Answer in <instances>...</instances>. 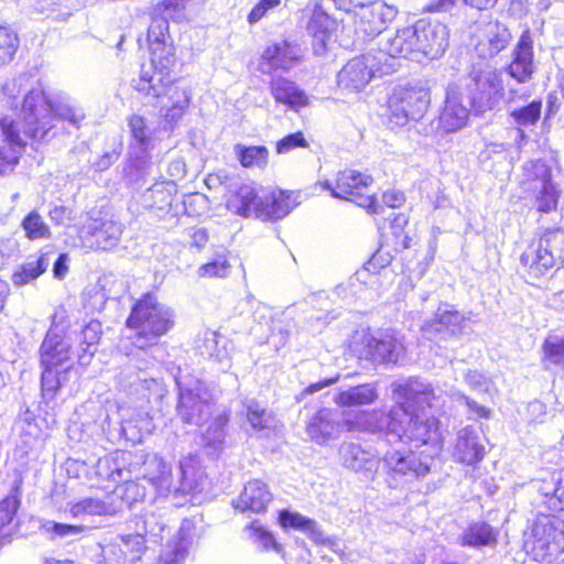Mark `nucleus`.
Segmentation results:
<instances>
[{
	"label": "nucleus",
	"mask_w": 564,
	"mask_h": 564,
	"mask_svg": "<svg viewBox=\"0 0 564 564\" xmlns=\"http://www.w3.org/2000/svg\"><path fill=\"white\" fill-rule=\"evenodd\" d=\"M397 404L388 412L373 410L359 412L352 417L341 419L338 411L323 409L314 414L306 426L310 438L318 445H325L338 438L344 431L384 433L388 437L406 444L420 446L438 438V420L417 408H438L441 395L427 382L419 378H409L392 384Z\"/></svg>",
	"instance_id": "1"
},
{
	"label": "nucleus",
	"mask_w": 564,
	"mask_h": 564,
	"mask_svg": "<svg viewBox=\"0 0 564 564\" xmlns=\"http://www.w3.org/2000/svg\"><path fill=\"white\" fill-rule=\"evenodd\" d=\"M448 46L446 25L419 20L414 25L397 31L394 36L380 42V50L391 58L403 57L422 62L441 57Z\"/></svg>",
	"instance_id": "2"
},
{
	"label": "nucleus",
	"mask_w": 564,
	"mask_h": 564,
	"mask_svg": "<svg viewBox=\"0 0 564 564\" xmlns=\"http://www.w3.org/2000/svg\"><path fill=\"white\" fill-rule=\"evenodd\" d=\"M126 325L135 330L134 347L150 346L152 350H162L159 339L174 326V312L148 293L133 304Z\"/></svg>",
	"instance_id": "3"
},
{
	"label": "nucleus",
	"mask_w": 564,
	"mask_h": 564,
	"mask_svg": "<svg viewBox=\"0 0 564 564\" xmlns=\"http://www.w3.org/2000/svg\"><path fill=\"white\" fill-rule=\"evenodd\" d=\"M131 86L140 95L155 99V106H160L162 109L167 107V104L163 101L165 97L172 100L171 107L164 113V120L170 128L183 117L189 102L186 91H180L177 87L173 86L170 73L165 67L154 66V61L149 66H142L139 77L131 80Z\"/></svg>",
	"instance_id": "4"
},
{
	"label": "nucleus",
	"mask_w": 564,
	"mask_h": 564,
	"mask_svg": "<svg viewBox=\"0 0 564 564\" xmlns=\"http://www.w3.org/2000/svg\"><path fill=\"white\" fill-rule=\"evenodd\" d=\"M22 111L28 133L39 140L46 138L55 118L65 120L76 128L85 118L84 110L78 106L68 102L52 105L42 89H32L28 93L23 99Z\"/></svg>",
	"instance_id": "5"
},
{
	"label": "nucleus",
	"mask_w": 564,
	"mask_h": 564,
	"mask_svg": "<svg viewBox=\"0 0 564 564\" xmlns=\"http://www.w3.org/2000/svg\"><path fill=\"white\" fill-rule=\"evenodd\" d=\"M523 547L534 561L553 564L564 551V522L555 516L540 514L524 532Z\"/></svg>",
	"instance_id": "6"
},
{
	"label": "nucleus",
	"mask_w": 564,
	"mask_h": 564,
	"mask_svg": "<svg viewBox=\"0 0 564 564\" xmlns=\"http://www.w3.org/2000/svg\"><path fill=\"white\" fill-rule=\"evenodd\" d=\"M162 350H152L150 346L135 347L130 355L129 362L119 375L121 387L139 399L149 400V392L159 386L149 370L155 365Z\"/></svg>",
	"instance_id": "7"
},
{
	"label": "nucleus",
	"mask_w": 564,
	"mask_h": 564,
	"mask_svg": "<svg viewBox=\"0 0 564 564\" xmlns=\"http://www.w3.org/2000/svg\"><path fill=\"white\" fill-rule=\"evenodd\" d=\"M372 177L356 170H344L338 172L336 184L329 180L319 182L323 189L329 191L336 198L355 202L358 206L367 208L372 214L380 213V206L372 195L366 194Z\"/></svg>",
	"instance_id": "8"
},
{
	"label": "nucleus",
	"mask_w": 564,
	"mask_h": 564,
	"mask_svg": "<svg viewBox=\"0 0 564 564\" xmlns=\"http://www.w3.org/2000/svg\"><path fill=\"white\" fill-rule=\"evenodd\" d=\"M525 191L534 198V207L540 213H551L558 204L560 191L552 180L551 167L542 160L525 163L524 167Z\"/></svg>",
	"instance_id": "9"
},
{
	"label": "nucleus",
	"mask_w": 564,
	"mask_h": 564,
	"mask_svg": "<svg viewBox=\"0 0 564 564\" xmlns=\"http://www.w3.org/2000/svg\"><path fill=\"white\" fill-rule=\"evenodd\" d=\"M386 480L391 488L412 482L430 473V465L411 451L389 449L380 460Z\"/></svg>",
	"instance_id": "10"
},
{
	"label": "nucleus",
	"mask_w": 564,
	"mask_h": 564,
	"mask_svg": "<svg viewBox=\"0 0 564 564\" xmlns=\"http://www.w3.org/2000/svg\"><path fill=\"white\" fill-rule=\"evenodd\" d=\"M431 102L430 89L423 85L398 87L389 98L390 119L397 126L423 118Z\"/></svg>",
	"instance_id": "11"
},
{
	"label": "nucleus",
	"mask_w": 564,
	"mask_h": 564,
	"mask_svg": "<svg viewBox=\"0 0 564 564\" xmlns=\"http://www.w3.org/2000/svg\"><path fill=\"white\" fill-rule=\"evenodd\" d=\"M380 52L379 57L368 53L350 59L338 73V85L344 89L359 91L377 75L393 73L395 68L392 64H381L382 58L388 55L381 50Z\"/></svg>",
	"instance_id": "12"
},
{
	"label": "nucleus",
	"mask_w": 564,
	"mask_h": 564,
	"mask_svg": "<svg viewBox=\"0 0 564 564\" xmlns=\"http://www.w3.org/2000/svg\"><path fill=\"white\" fill-rule=\"evenodd\" d=\"M520 261L536 273H544L558 263H564V229L545 230L538 243H532L522 253Z\"/></svg>",
	"instance_id": "13"
},
{
	"label": "nucleus",
	"mask_w": 564,
	"mask_h": 564,
	"mask_svg": "<svg viewBox=\"0 0 564 564\" xmlns=\"http://www.w3.org/2000/svg\"><path fill=\"white\" fill-rule=\"evenodd\" d=\"M468 105L476 111L492 109L500 100L503 89L501 75L490 67H474L466 84Z\"/></svg>",
	"instance_id": "14"
},
{
	"label": "nucleus",
	"mask_w": 564,
	"mask_h": 564,
	"mask_svg": "<svg viewBox=\"0 0 564 564\" xmlns=\"http://www.w3.org/2000/svg\"><path fill=\"white\" fill-rule=\"evenodd\" d=\"M176 383L178 386L177 414L182 421L195 425L207 421L215 404L202 382L195 381L194 386H186L177 379Z\"/></svg>",
	"instance_id": "15"
},
{
	"label": "nucleus",
	"mask_w": 564,
	"mask_h": 564,
	"mask_svg": "<svg viewBox=\"0 0 564 564\" xmlns=\"http://www.w3.org/2000/svg\"><path fill=\"white\" fill-rule=\"evenodd\" d=\"M148 551V540L135 530L117 534L102 546V556L108 564H134Z\"/></svg>",
	"instance_id": "16"
},
{
	"label": "nucleus",
	"mask_w": 564,
	"mask_h": 564,
	"mask_svg": "<svg viewBox=\"0 0 564 564\" xmlns=\"http://www.w3.org/2000/svg\"><path fill=\"white\" fill-rule=\"evenodd\" d=\"M466 326V318L453 305L441 304L434 317L424 323L422 333L425 338L441 343L459 336Z\"/></svg>",
	"instance_id": "17"
},
{
	"label": "nucleus",
	"mask_w": 564,
	"mask_h": 564,
	"mask_svg": "<svg viewBox=\"0 0 564 564\" xmlns=\"http://www.w3.org/2000/svg\"><path fill=\"white\" fill-rule=\"evenodd\" d=\"M404 351L401 338L392 330L364 337L361 355L376 364H397Z\"/></svg>",
	"instance_id": "18"
},
{
	"label": "nucleus",
	"mask_w": 564,
	"mask_h": 564,
	"mask_svg": "<svg viewBox=\"0 0 564 564\" xmlns=\"http://www.w3.org/2000/svg\"><path fill=\"white\" fill-rule=\"evenodd\" d=\"M0 130L4 144L0 147V176L14 171L25 148L19 122L4 117L0 120Z\"/></svg>",
	"instance_id": "19"
},
{
	"label": "nucleus",
	"mask_w": 564,
	"mask_h": 564,
	"mask_svg": "<svg viewBox=\"0 0 564 564\" xmlns=\"http://www.w3.org/2000/svg\"><path fill=\"white\" fill-rule=\"evenodd\" d=\"M301 46L291 41H280L270 44L262 53L259 69L262 74H272L275 70H289L301 61Z\"/></svg>",
	"instance_id": "20"
},
{
	"label": "nucleus",
	"mask_w": 564,
	"mask_h": 564,
	"mask_svg": "<svg viewBox=\"0 0 564 564\" xmlns=\"http://www.w3.org/2000/svg\"><path fill=\"white\" fill-rule=\"evenodd\" d=\"M470 109L457 85H448L444 106L438 117V126L445 132H456L464 128L469 118Z\"/></svg>",
	"instance_id": "21"
},
{
	"label": "nucleus",
	"mask_w": 564,
	"mask_h": 564,
	"mask_svg": "<svg viewBox=\"0 0 564 564\" xmlns=\"http://www.w3.org/2000/svg\"><path fill=\"white\" fill-rule=\"evenodd\" d=\"M340 465L366 478H372L378 470L380 460L370 451L354 442H344L338 448Z\"/></svg>",
	"instance_id": "22"
},
{
	"label": "nucleus",
	"mask_w": 564,
	"mask_h": 564,
	"mask_svg": "<svg viewBox=\"0 0 564 564\" xmlns=\"http://www.w3.org/2000/svg\"><path fill=\"white\" fill-rule=\"evenodd\" d=\"M531 486L539 495V505H544L550 511L564 510V468L544 471L541 477L532 480Z\"/></svg>",
	"instance_id": "23"
},
{
	"label": "nucleus",
	"mask_w": 564,
	"mask_h": 564,
	"mask_svg": "<svg viewBox=\"0 0 564 564\" xmlns=\"http://www.w3.org/2000/svg\"><path fill=\"white\" fill-rule=\"evenodd\" d=\"M485 453L478 427L468 425L457 432L453 449L456 462L474 466L484 458Z\"/></svg>",
	"instance_id": "24"
},
{
	"label": "nucleus",
	"mask_w": 564,
	"mask_h": 564,
	"mask_svg": "<svg viewBox=\"0 0 564 564\" xmlns=\"http://www.w3.org/2000/svg\"><path fill=\"white\" fill-rule=\"evenodd\" d=\"M398 10L382 1L371 0L355 13L360 18V28L369 36L379 35L387 23L397 17Z\"/></svg>",
	"instance_id": "25"
},
{
	"label": "nucleus",
	"mask_w": 564,
	"mask_h": 564,
	"mask_svg": "<svg viewBox=\"0 0 564 564\" xmlns=\"http://www.w3.org/2000/svg\"><path fill=\"white\" fill-rule=\"evenodd\" d=\"M299 194L294 192H271L260 198L257 218L278 220L285 217L297 204Z\"/></svg>",
	"instance_id": "26"
},
{
	"label": "nucleus",
	"mask_w": 564,
	"mask_h": 564,
	"mask_svg": "<svg viewBox=\"0 0 564 564\" xmlns=\"http://www.w3.org/2000/svg\"><path fill=\"white\" fill-rule=\"evenodd\" d=\"M272 500L268 486L256 479L246 484L239 497L232 500V507L241 512H264Z\"/></svg>",
	"instance_id": "27"
},
{
	"label": "nucleus",
	"mask_w": 564,
	"mask_h": 564,
	"mask_svg": "<svg viewBox=\"0 0 564 564\" xmlns=\"http://www.w3.org/2000/svg\"><path fill=\"white\" fill-rule=\"evenodd\" d=\"M86 234L90 236L89 246L91 248L109 250L120 240L122 225L109 218H91L86 226Z\"/></svg>",
	"instance_id": "28"
},
{
	"label": "nucleus",
	"mask_w": 564,
	"mask_h": 564,
	"mask_svg": "<svg viewBox=\"0 0 564 564\" xmlns=\"http://www.w3.org/2000/svg\"><path fill=\"white\" fill-rule=\"evenodd\" d=\"M533 42L528 31L520 36L513 51V58L508 66V73L518 83H524L533 73Z\"/></svg>",
	"instance_id": "29"
},
{
	"label": "nucleus",
	"mask_w": 564,
	"mask_h": 564,
	"mask_svg": "<svg viewBox=\"0 0 564 564\" xmlns=\"http://www.w3.org/2000/svg\"><path fill=\"white\" fill-rule=\"evenodd\" d=\"M511 34L506 25L499 22H489L484 29L481 39L475 46V51L481 58H492L507 47Z\"/></svg>",
	"instance_id": "30"
},
{
	"label": "nucleus",
	"mask_w": 564,
	"mask_h": 564,
	"mask_svg": "<svg viewBox=\"0 0 564 564\" xmlns=\"http://www.w3.org/2000/svg\"><path fill=\"white\" fill-rule=\"evenodd\" d=\"M379 399L378 384L375 382L357 386H341L334 401L341 408H357L373 404Z\"/></svg>",
	"instance_id": "31"
},
{
	"label": "nucleus",
	"mask_w": 564,
	"mask_h": 564,
	"mask_svg": "<svg viewBox=\"0 0 564 564\" xmlns=\"http://www.w3.org/2000/svg\"><path fill=\"white\" fill-rule=\"evenodd\" d=\"M180 479L174 481L172 491L191 494L202 491L204 473L199 468V459L197 455L189 454L182 458L178 464Z\"/></svg>",
	"instance_id": "32"
},
{
	"label": "nucleus",
	"mask_w": 564,
	"mask_h": 564,
	"mask_svg": "<svg viewBox=\"0 0 564 564\" xmlns=\"http://www.w3.org/2000/svg\"><path fill=\"white\" fill-rule=\"evenodd\" d=\"M142 479L151 484L160 495L172 492L174 487L171 467L155 454H148Z\"/></svg>",
	"instance_id": "33"
},
{
	"label": "nucleus",
	"mask_w": 564,
	"mask_h": 564,
	"mask_svg": "<svg viewBox=\"0 0 564 564\" xmlns=\"http://www.w3.org/2000/svg\"><path fill=\"white\" fill-rule=\"evenodd\" d=\"M40 351L42 367L54 369L69 360L70 345L58 334H55L53 330H48L41 345Z\"/></svg>",
	"instance_id": "34"
},
{
	"label": "nucleus",
	"mask_w": 564,
	"mask_h": 564,
	"mask_svg": "<svg viewBox=\"0 0 564 564\" xmlns=\"http://www.w3.org/2000/svg\"><path fill=\"white\" fill-rule=\"evenodd\" d=\"M279 522L283 528H292L306 533L315 543L333 546L335 542L325 536L321 527L313 519L306 518L299 512L282 510L279 514Z\"/></svg>",
	"instance_id": "35"
},
{
	"label": "nucleus",
	"mask_w": 564,
	"mask_h": 564,
	"mask_svg": "<svg viewBox=\"0 0 564 564\" xmlns=\"http://www.w3.org/2000/svg\"><path fill=\"white\" fill-rule=\"evenodd\" d=\"M270 93L276 102L295 109L307 104L305 93L292 80L276 76L270 82Z\"/></svg>",
	"instance_id": "36"
},
{
	"label": "nucleus",
	"mask_w": 564,
	"mask_h": 564,
	"mask_svg": "<svg viewBox=\"0 0 564 564\" xmlns=\"http://www.w3.org/2000/svg\"><path fill=\"white\" fill-rule=\"evenodd\" d=\"M228 340L217 332L206 329L198 334L196 349L204 357L213 358L225 367H229Z\"/></svg>",
	"instance_id": "37"
},
{
	"label": "nucleus",
	"mask_w": 564,
	"mask_h": 564,
	"mask_svg": "<svg viewBox=\"0 0 564 564\" xmlns=\"http://www.w3.org/2000/svg\"><path fill=\"white\" fill-rule=\"evenodd\" d=\"M21 486L22 478L19 477L14 480L10 492L0 501V542L4 543V539L10 534V525L21 506Z\"/></svg>",
	"instance_id": "38"
},
{
	"label": "nucleus",
	"mask_w": 564,
	"mask_h": 564,
	"mask_svg": "<svg viewBox=\"0 0 564 564\" xmlns=\"http://www.w3.org/2000/svg\"><path fill=\"white\" fill-rule=\"evenodd\" d=\"M51 263L48 252H41L37 257H30L12 274V283L15 286H23L32 283L43 274Z\"/></svg>",
	"instance_id": "39"
},
{
	"label": "nucleus",
	"mask_w": 564,
	"mask_h": 564,
	"mask_svg": "<svg viewBox=\"0 0 564 564\" xmlns=\"http://www.w3.org/2000/svg\"><path fill=\"white\" fill-rule=\"evenodd\" d=\"M542 352L545 370L564 371V334H549L542 344Z\"/></svg>",
	"instance_id": "40"
},
{
	"label": "nucleus",
	"mask_w": 564,
	"mask_h": 564,
	"mask_svg": "<svg viewBox=\"0 0 564 564\" xmlns=\"http://www.w3.org/2000/svg\"><path fill=\"white\" fill-rule=\"evenodd\" d=\"M150 169L149 150H140L135 145H130L127 163L123 169L124 178L130 184H138L150 173Z\"/></svg>",
	"instance_id": "41"
},
{
	"label": "nucleus",
	"mask_w": 564,
	"mask_h": 564,
	"mask_svg": "<svg viewBox=\"0 0 564 564\" xmlns=\"http://www.w3.org/2000/svg\"><path fill=\"white\" fill-rule=\"evenodd\" d=\"M261 196L258 195L251 185H242L236 195L228 200V208L243 217L254 216L257 218Z\"/></svg>",
	"instance_id": "42"
},
{
	"label": "nucleus",
	"mask_w": 564,
	"mask_h": 564,
	"mask_svg": "<svg viewBox=\"0 0 564 564\" xmlns=\"http://www.w3.org/2000/svg\"><path fill=\"white\" fill-rule=\"evenodd\" d=\"M101 336V324L96 319H91L85 325L79 335L78 362L80 366L90 364Z\"/></svg>",
	"instance_id": "43"
},
{
	"label": "nucleus",
	"mask_w": 564,
	"mask_h": 564,
	"mask_svg": "<svg viewBox=\"0 0 564 564\" xmlns=\"http://www.w3.org/2000/svg\"><path fill=\"white\" fill-rule=\"evenodd\" d=\"M459 540L463 546L480 547L496 543L497 533L486 522H474L464 530Z\"/></svg>",
	"instance_id": "44"
},
{
	"label": "nucleus",
	"mask_w": 564,
	"mask_h": 564,
	"mask_svg": "<svg viewBox=\"0 0 564 564\" xmlns=\"http://www.w3.org/2000/svg\"><path fill=\"white\" fill-rule=\"evenodd\" d=\"M228 421L229 415L223 412L212 420L203 433L204 446L209 455H217L223 449Z\"/></svg>",
	"instance_id": "45"
},
{
	"label": "nucleus",
	"mask_w": 564,
	"mask_h": 564,
	"mask_svg": "<svg viewBox=\"0 0 564 564\" xmlns=\"http://www.w3.org/2000/svg\"><path fill=\"white\" fill-rule=\"evenodd\" d=\"M243 409L247 422L253 432L264 433L273 427L274 417L272 413L257 400H246Z\"/></svg>",
	"instance_id": "46"
},
{
	"label": "nucleus",
	"mask_w": 564,
	"mask_h": 564,
	"mask_svg": "<svg viewBox=\"0 0 564 564\" xmlns=\"http://www.w3.org/2000/svg\"><path fill=\"white\" fill-rule=\"evenodd\" d=\"M119 458L122 471H127L126 476H122V484L133 485L134 480L142 479V474L145 467L148 454L140 452H119Z\"/></svg>",
	"instance_id": "47"
},
{
	"label": "nucleus",
	"mask_w": 564,
	"mask_h": 564,
	"mask_svg": "<svg viewBox=\"0 0 564 564\" xmlns=\"http://www.w3.org/2000/svg\"><path fill=\"white\" fill-rule=\"evenodd\" d=\"M542 101L532 100L528 105L514 107L510 111L511 122L518 127V134L521 139L525 138L522 127L534 126L541 117Z\"/></svg>",
	"instance_id": "48"
},
{
	"label": "nucleus",
	"mask_w": 564,
	"mask_h": 564,
	"mask_svg": "<svg viewBox=\"0 0 564 564\" xmlns=\"http://www.w3.org/2000/svg\"><path fill=\"white\" fill-rule=\"evenodd\" d=\"M165 523L160 514L154 512H144L135 518V531L142 534L148 541L162 539V532L165 530Z\"/></svg>",
	"instance_id": "49"
},
{
	"label": "nucleus",
	"mask_w": 564,
	"mask_h": 564,
	"mask_svg": "<svg viewBox=\"0 0 564 564\" xmlns=\"http://www.w3.org/2000/svg\"><path fill=\"white\" fill-rule=\"evenodd\" d=\"M128 127L132 138L130 145H135L140 150H150L152 148L153 131L142 116L132 115L129 117Z\"/></svg>",
	"instance_id": "50"
},
{
	"label": "nucleus",
	"mask_w": 564,
	"mask_h": 564,
	"mask_svg": "<svg viewBox=\"0 0 564 564\" xmlns=\"http://www.w3.org/2000/svg\"><path fill=\"white\" fill-rule=\"evenodd\" d=\"M21 227L29 240L50 239L52 237L48 225L41 214L33 209L21 221Z\"/></svg>",
	"instance_id": "51"
},
{
	"label": "nucleus",
	"mask_w": 564,
	"mask_h": 564,
	"mask_svg": "<svg viewBox=\"0 0 564 564\" xmlns=\"http://www.w3.org/2000/svg\"><path fill=\"white\" fill-rule=\"evenodd\" d=\"M235 153L238 156L240 164L245 167H264L268 163L269 151L264 145L246 147L237 144Z\"/></svg>",
	"instance_id": "52"
},
{
	"label": "nucleus",
	"mask_w": 564,
	"mask_h": 564,
	"mask_svg": "<svg viewBox=\"0 0 564 564\" xmlns=\"http://www.w3.org/2000/svg\"><path fill=\"white\" fill-rule=\"evenodd\" d=\"M43 529L52 540H61L74 542L84 534L86 528L84 525L67 524L55 521H47L43 524Z\"/></svg>",
	"instance_id": "53"
},
{
	"label": "nucleus",
	"mask_w": 564,
	"mask_h": 564,
	"mask_svg": "<svg viewBox=\"0 0 564 564\" xmlns=\"http://www.w3.org/2000/svg\"><path fill=\"white\" fill-rule=\"evenodd\" d=\"M67 510L74 518L84 516H102L109 513L110 506L98 498H85L67 503Z\"/></svg>",
	"instance_id": "54"
},
{
	"label": "nucleus",
	"mask_w": 564,
	"mask_h": 564,
	"mask_svg": "<svg viewBox=\"0 0 564 564\" xmlns=\"http://www.w3.org/2000/svg\"><path fill=\"white\" fill-rule=\"evenodd\" d=\"M119 462V452L111 456L100 458L96 466V474L102 480L122 484V476H126L127 471H122L121 464Z\"/></svg>",
	"instance_id": "55"
},
{
	"label": "nucleus",
	"mask_w": 564,
	"mask_h": 564,
	"mask_svg": "<svg viewBox=\"0 0 564 564\" xmlns=\"http://www.w3.org/2000/svg\"><path fill=\"white\" fill-rule=\"evenodd\" d=\"M250 539L254 544L263 551H274L281 554L283 551L282 545L275 540L274 535L262 525L252 522L248 528Z\"/></svg>",
	"instance_id": "56"
},
{
	"label": "nucleus",
	"mask_w": 564,
	"mask_h": 564,
	"mask_svg": "<svg viewBox=\"0 0 564 564\" xmlns=\"http://www.w3.org/2000/svg\"><path fill=\"white\" fill-rule=\"evenodd\" d=\"M19 47L17 33L6 25H0V65L10 63Z\"/></svg>",
	"instance_id": "57"
},
{
	"label": "nucleus",
	"mask_w": 564,
	"mask_h": 564,
	"mask_svg": "<svg viewBox=\"0 0 564 564\" xmlns=\"http://www.w3.org/2000/svg\"><path fill=\"white\" fill-rule=\"evenodd\" d=\"M307 32L318 42L323 47L326 40L329 37V18L323 12H315L307 23Z\"/></svg>",
	"instance_id": "58"
},
{
	"label": "nucleus",
	"mask_w": 564,
	"mask_h": 564,
	"mask_svg": "<svg viewBox=\"0 0 564 564\" xmlns=\"http://www.w3.org/2000/svg\"><path fill=\"white\" fill-rule=\"evenodd\" d=\"M200 536L202 528H198L197 522L194 519H184L175 541L189 550Z\"/></svg>",
	"instance_id": "59"
},
{
	"label": "nucleus",
	"mask_w": 564,
	"mask_h": 564,
	"mask_svg": "<svg viewBox=\"0 0 564 564\" xmlns=\"http://www.w3.org/2000/svg\"><path fill=\"white\" fill-rule=\"evenodd\" d=\"M62 386L61 378L53 368L43 367L41 377V390L43 399L48 402L52 401Z\"/></svg>",
	"instance_id": "60"
},
{
	"label": "nucleus",
	"mask_w": 564,
	"mask_h": 564,
	"mask_svg": "<svg viewBox=\"0 0 564 564\" xmlns=\"http://www.w3.org/2000/svg\"><path fill=\"white\" fill-rule=\"evenodd\" d=\"M188 549L176 541L167 543L159 557V564H184Z\"/></svg>",
	"instance_id": "61"
},
{
	"label": "nucleus",
	"mask_w": 564,
	"mask_h": 564,
	"mask_svg": "<svg viewBox=\"0 0 564 564\" xmlns=\"http://www.w3.org/2000/svg\"><path fill=\"white\" fill-rule=\"evenodd\" d=\"M198 272L200 276L225 278L230 272V265L225 254H218L215 260L202 265Z\"/></svg>",
	"instance_id": "62"
},
{
	"label": "nucleus",
	"mask_w": 564,
	"mask_h": 564,
	"mask_svg": "<svg viewBox=\"0 0 564 564\" xmlns=\"http://www.w3.org/2000/svg\"><path fill=\"white\" fill-rule=\"evenodd\" d=\"M169 32V21L164 17H155L152 19L148 29V40L151 45L165 44Z\"/></svg>",
	"instance_id": "63"
},
{
	"label": "nucleus",
	"mask_w": 564,
	"mask_h": 564,
	"mask_svg": "<svg viewBox=\"0 0 564 564\" xmlns=\"http://www.w3.org/2000/svg\"><path fill=\"white\" fill-rule=\"evenodd\" d=\"M308 144L304 134L299 131L290 133L276 142V152L286 153L296 148H306Z\"/></svg>",
	"instance_id": "64"
}]
</instances>
